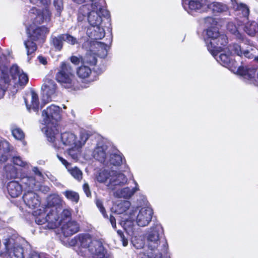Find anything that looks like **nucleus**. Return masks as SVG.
Here are the masks:
<instances>
[{"label": "nucleus", "instance_id": "nucleus-1", "mask_svg": "<svg viewBox=\"0 0 258 258\" xmlns=\"http://www.w3.org/2000/svg\"><path fill=\"white\" fill-rule=\"evenodd\" d=\"M78 240L80 245L79 254L87 258H107L102 242L93 239L90 234H80Z\"/></svg>", "mask_w": 258, "mask_h": 258}, {"label": "nucleus", "instance_id": "nucleus-2", "mask_svg": "<svg viewBox=\"0 0 258 258\" xmlns=\"http://www.w3.org/2000/svg\"><path fill=\"white\" fill-rule=\"evenodd\" d=\"M55 80L62 87L70 91H78L82 88L74 73L72 67L66 61L60 63L58 72L55 74Z\"/></svg>", "mask_w": 258, "mask_h": 258}, {"label": "nucleus", "instance_id": "nucleus-3", "mask_svg": "<svg viewBox=\"0 0 258 258\" xmlns=\"http://www.w3.org/2000/svg\"><path fill=\"white\" fill-rule=\"evenodd\" d=\"M136 214H137L136 216L137 224L139 226L145 227L147 226L151 222L153 211L150 207H143L139 210L133 211V212L130 213L129 219H126L123 224L124 230L128 233L132 231L133 224L132 220L134 219V217L135 216Z\"/></svg>", "mask_w": 258, "mask_h": 258}, {"label": "nucleus", "instance_id": "nucleus-4", "mask_svg": "<svg viewBox=\"0 0 258 258\" xmlns=\"http://www.w3.org/2000/svg\"><path fill=\"white\" fill-rule=\"evenodd\" d=\"M62 110L58 106L51 104L42 112L43 117L42 124L45 125L44 128L54 129L57 125L61 118Z\"/></svg>", "mask_w": 258, "mask_h": 258}, {"label": "nucleus", "instance_id": "nucleus-5", "mask_svg": "<svg viewBox=\"0 0 258 258\" xmlns=\"http://www.w3.org/2000/svg\"><path fill=\"white\" fill-rule=\"evenodd\" d=\"M163 232L162 227L160 224H154L151 227L147 236L148 246L151 250L157 249L161 243H162L164 250H166L167 243L165 240L162 239L161 236Z\"/></svg>", "mask_w": 258, "mask_h": 258}, {"label": "nucleus", "instance_id": "nucleus-6", "mask_svg": "<svg viewBox=\"0 0 258 258\" xmlns=\"http://www.w3.org/2000/svg\"><path fill=\"white\" fill-rule=\"evenodd\" d=\"M21 240L20 237L15 236L5 239L4 243L11 258H24V250L20 244Z\"/></svg>", "mask_w": 258, "mask_h": 258}, {"label": "nucleus", "instance_id": "nucleus-7", "mask_svg": "<svg viewBox=\"0 0 258 258\" xmlns=\"http://www.w3.org/2000/svg\"><path fill=\"white\" fill-rule=\"evenodd\" d=\"M73 1L78 4H81L84 3L91 2L90 4H86L81 6L79 10L77 15V20L78 22H83L87 19L88 15L91 13L93 10H99L102 13L103 10L102 8L99 7L97 0H73Z\"/></svg>", "mask_w": 258, "mask_h": 258}, {"label": "nucleus", "instance_id": "nucleus-8", "mask_svg": "<svg viewBox=\"0 0 258 258\" xmlns=\"http://www.w3.org/2000/svg\"><path fill=\"white\" fill-rule=\"evenodd\" d=\"M228 42L227 36L220 34L216 38L210 40L209 42H208V41H207V48L210 53L215 56L227 48Z\"/></svg>", "mask_w": 258, "mask_h": 258}, {"label": "nucleus", "instance_id": "nucleus-9", "mask_svg": "<svg viewBox=\"0 0 258 258\" xmlns=\"http://www.w3.org/2000/svg\"><path fill=\"white\" fill-rule=\"evenodd\" d=\"M28 37L29 39L43 44L46 40L47 34L50 32L49 28L45 26H37L34 29H28Z\"/></svg>", "mask_w": 258, "mask_h": 258}, {"label": "nucleus", "instance_id": "nucleus-10", "mask_svg": "<svg viewBox=\"0 0 258 258\" xmlns=\"http://www.w3.org/2000/svg\"><path fill=\"white\" fill-rule=\"evenodd\" d=\"M57 89V84L53 80L46 78L43 80L41 86L42 94L44 97H46L47 101L52 100L51 98L55 95Z\"/></svg>", "mask_w": 258, "mask_h": 258}, {"label": "nucleus", "instance_id": "nucleus-11", "mask_svg": "<svg viewBox=\"0 0 258 258\" xmlns=\"http://www.w3.org/2000/svg\"><path fill=\"white\" fill-rule=\"evenodd\" d=\"M30 13L35 15L33 20L35 25H40L45 22H48L50 21L51 14L46 7L42 10L33 7L30 10Z\"/></svg>", "mask_w": 258, "mask_h": 258}, {"label": "nucleus", "instance_id": "nucleus-12", "mask_svg": "<svg viewBox=\"0 0 258 258\" xmlns=\"http://www.w3.org/2000/svg\"><path fill=\"white\" fill-rule=\"evenodd\" d=\"M107 148L106 143L102 140L98 142L93 153V156L95 159L106 166L108 165L106 152Z\"/></svg>", "mask_w": 258, "mask_h": 258}, {"label": "nucleus", "instance_id": "nucleus-13", "mask_svg": "<svg viewBox=\"0 0 258 258\" xmlns=\"http://www.w3.org/2000/svg\"><path fill=\"white\" fill-rule=\"evenodd\" d=\"M127 180V178L123 174L111 171L109 182L107 184V187L109 189L114 190L117 186H121L125 184Z\"/></svg>", "mask_w": 258, "mask_h": 258}, {"label": "nucleus", "instance_id": "nucleus-14", "mask_svg": "<svg viewBox=\"0 0 258 258\" xmlns=\"http://www.w3.org/2000/svg\"><path fill=\"white\" fill-rule=\"evenodd\" d=\"M9 72L12 79L16 80L18 78V83L20 86H25L28 82L29 78L27 75L21 70L16 64H13L10 68Z\"/></svg>", "mask_w": 258, "mask_h": 258}, {"label": "nucleus", "instance_id": "nucleus-15", "mask_svg": "<svg viewBox=\"0 0 258 258\" xmlns=\"http://www.w3.org/2000/svg\"><path fill=\"white\" fill-rule=\"evenodd\" d=\"M59 225H61V232L66 237L71 236L79 231V225L75 221H66L63 219Z\"/></svg>", "mask_w": 258, "mask_h": 258}, {"label": "nucleus", "instance_id": "nucleus-16", "mask_svg": "<svg viewBox=\"0 0 258 258\" xmlns=\"http://www.w3.org/2000/svg\"><path fill=\"white\" fill-rule=\"evenodd\" d=\"M47 219L46 226L49 229H54L58 226L62 220H59L58 208H51L45 217Z\"/></svg>", "mask_w": 258, "mask_h": 258}, {"label": "nucleus", "instance_id": "nucleus-17", "mask_svg": "<svg viewBox=\"0 0 258 258\" xmlns=\"http://www.w3.org/2000/svg\"><path fill=\"white\" fill-rule=\"evenodd\" d=\"M23 201L25 204L31 209H35L39 207L40 201L38 196L33 191H28L23 195Z\"/></svg>", "mask_w": 258, "mask_h": 258}, {"label": "nucleus", "instance_id": "nucleus-18", "mask_svg": "<svg viewBox=\"0 0 258 258\" xmlns=\"http://www.w3.org/2000/svg\"><path fill=\"white\" fill-rule=\"evenodd\" d=\"M103 72L102 70H99L97 73V76H94L93 78L91 77L92 70L91 69L86 66H81L77 70V75L78 77L83 80L88 79L89 82H92L98 79L99 75Z\"/></svg>", "mask_w": 258, "mask_h": 258}, {"label": "nucleus", "instance_id": "nucleus-19", "mask_svg": "<svg viewBox=\"0 0 258 258\" xmlns=\"http://www.w3.org/2000/svg\"><path fill=\"white\" fill-rule=\"evenodd\" d=\"M228 49L231 53H233L239 56H244L248 59L254 57V55L248 50H243L241 46L237 43H233L228 46Z\"/></svg>", "mask_w": 258, "mask_h": 258}, {"label": "nucleus", "instance_id": "nucleus-20", "mask_svg": "<svg viewBox=\"0 0 258 258\" xmlns=\"http://www.w3.org/2000/svg\"><path fill=\"white\" fill-rule=\"evenodd\" d=\"M134 182L136 184V186L134 188L131 189L127 187L117 190L114 192V196L116 198H123L124 199L130 198L139 189L136 181L134 180Z\"/></svg>", "mask_w": 258, "mask_h": 258}, {"label": "nucleus", "instance_id": "nucleus-21", "mask_svg": "<svg viewBox=\"0 0 258 258\" xmlns=\"http://www.w3.org/2000/svg\"><path fill=\"white\" fill-rule=\"evenodd\" d=\"M256 72V70L255 69L249 68L247 66H239L236 70L238 75L248 80H251L254 78Z\"/></svg>", "mask_w": 258, "mask_h": 258}, {"label": "nucleus", "instance_id": "nucleus-22", "mask_svg": "<svg viewBox=\"0 0 258 258\" xmlns=\"http://www.w3.org/2000/svg\"><path fill=\"white\" fill-rule=\"evenodd\" d=\"M7 190L12 198L19 196L22 192V185L17 181H12L8 183Z\"/></svg>", "mask_w": 258, "mask_h": 258}, {"label": "nucleus", "instance_id": "nucleus-23", "mask_svg": "<svg viewBox=\"0 0 258 258\" xmlns=\"http://www.w3.org/2000/svg\"><path fill=\"white\" fill-rule=\"evenodd\" d=\"M108 160V165L119 166L123 163L122 155L118 150H115L110 154Z\"/></svg>", "mask_w": 258, "mask_h": 258}, {"label": "nucleus", "instance_id": "nucleus-24", "mask_svg": "<svg viewBox=\"0 0 258 258\" xmlns=\"http://www.w3.org/2000/svg\"><path fill=\"white\" fill-rule=\"evenodd\" d=\"M50 44L54 48L58 51H61L63 47L64 39L62 34L57 36H51L50 39Z\"/></svg>", "mask_w": 258, "mask_h": 258}, {"label": "nucleus", "instance_id": "nucleus-25", "mask_svg": "<svg viewBox=\"0 0 258 258\" xmlns=\"http://www.w3.org/2000/svg\"><path fill=\"white\" fill-rule=\"evenodd\" d=\"M63 144L66 146H72L76 144V136L70 132H65L60 135Z\"/></svg>", "mask_w": 258, "mask_h": 258}, {"label": "nucleus", "instance_id": "nucleus-26", "mask_svg": "<svg viewBox=\"0 0 258 258\" xmlns=\"http://www.w3.org/2000/svg\"><path fill=\"white\" fill-rule=\"evenodd\" d=\"M97 10H93L87 19L89 24L93 27L99 26L102 22V18L96 12Z\"/></svg>", "mask_w": 258, "mask_h": 258}, {"label": "nucleus", "instance_id": "nucleus-27", "mask_svg": "<svg viewBox=\"0 0 258 258\" xmlns=\"http://www.w3.org/2000/svg\"><path fill=\"white\" fill-rule=\"evenodd\" d=\"M111 176V171L106 170L99 171L96 175V179L98 182L104 183L107 187L109 182V178Z\"/></svg>", "mask_w": 258, "mask_h": 258}, {"label": "nucleus", "instance_id": "nucleus-28", "mask_svg": "<svg viewBox=\"0 0 258 258\" xmlns=\"http://www.w3.org/2000/svg\"><path fill=\"white\" fill-rule=\"evenodd\" d=\"M81 60L82 63L92 67L96 64L97 58L95 53L89 52L87 53L84 56H81Z\"/></svg>", "mask_w": 258, "mask_h": 258}, {"label": "nucleus", "instance_id": "nucleus-29", "mask_svg": "<svg viewBox=\"0 0 258 258\" xmlns=\"http://www.w3.org/2000/svg\"><path fill=\"white\" fill-rule=\"evenodd\" d=\"M28 38V39L24 41V45L27 50V54L28 56L33 57L35 51L37 50V46L36 43Z\"/></svg>", "mask_w": 258, "mask_h": 258}, {"label": "nucleus", "instance_id": "nucleus-30", "mask_svg": "<svg viewBox=\"0 0 258 258\" xmlns=\"http://www.w3.org/2000/svg\"><path fill=\"white\" fill-rule=\"evenodd\" d=\"M186 1H188V8L191 11H198L205 6L203 3L205 0H185L184 2Z\"/></svg>", "mask_w": 258, "mask_h": 258}, {"label": "nucleus", "instance_id": "nucleus-31", "mask_svg": "<svg viewBox=\"0 0 258 258\" xmlns=\"http://www.w3.org/2000/svg\"><path fill=\"white\" fill-rule=\"evenodd\" d=\"M207 8L211 10L213 12H222L226 9L225 5L219 2H213L208 4Z\"/></svg>", "mask_w": 258, "mask_h": 258}, {"label": "nucleus", "instance_id": "nucleus-32", "mask_svg": "<svg viewBox=\"0 0 258 258\" xmlns=\"http://www.w3.org/2000/svg\"><path fill=\"white\" fill-rule=\"evenodd\" d=\"M131 203L128 201H123L117 204L115 207V212L121 214L125 212L130 207Z\"/></svg>", "mask_w": 258, "mask_h": 258}, {"label": "nucleus", "instance_id": "nucleus-33", "mask_svg": "<svg viewBox=\"0 0 258 258\" xmlns=\"http://www.w3.org/2000/svg\"><path fill=\"white\" fill-rule=\"evenodd\" d=\"M245 31L249 35L254 36L258 31V24L254 21L248 23L245 27Z\"/></svg>", "mask_w": 258, "mask_h": 258}, {"label": "nucleus", "instance_id": "nucleus-34", "mask_svg": "<svg viewBox=\"0 0 258 258\" xmlns=\"http://www.w3.org/2000/svg\"><path fill=\"white\" fill-rule=\"evenodd\" d=\"M61 202V198L57 195H51L48 198V205L52 208H57Z\"/></svg>", "mask_w": 258, "mask_h": 258}, {"label": "nucleus", "instance_id": "nucleus-35", "mask_svg": "<svg viewBox=\"0 0 258 258\" xmlns=\"http://www.w3.org/2000/svg\"><path fill=\"white\" fill-rule=\"evenodd\" d=\"M6 176L8 179L15 178L17 176L16 168L12 165H7L5 167Z\"/></svg>", "mask_w": 258, "mask_h": 258}, {"label": "nucleus", "instance_id": "nucleus-36", "mask_svg": "<svg viewBox=\"0 0 258 258\" xmlns=\"http://www.w3.org/2000/svg\"><path fill=\"white\" fill-rule=\"evenodd\" d=\"M63 194L67 199L73 202L77 203L79 201V195L77 192L75 191L72 190H67L63 192Z\"/></svg>", "mask_w": 258, "mask_h": 258}, {"label": "nucleus", "instance_id": "nucleus-37", "mask_svg": "<svg viewBox=\"0 0 258 258\" xmlns=\"http://www.w3.org/2000/svg\"><path fill=\"white\" fill-rule=\"evenodd\" d=\"M220 35V33L217 28L215 27L209 28L207 30V38L206 40V42L207 43V41L208 42H209L210 40L216 38Z\"/></svg>", "mask_w": 258, "mask_h": 258}, {"label": "nucleus", "instance_id": "nucleus-38", "mask_svg": "<svg viewBox=\"0 0 258 258\" xmlns=\"http://www.w3.org/2000/svg\"><path fill=\"white\" fill-rule=\"evenodd\" d=\"M91 135V134L89 130H81L78 141L80 145H84Z\"/></svg>", "mask_w": 258, "mask_h": 258}, {"label": "nucleus", "instance_id": "nucleus-39", "mask_svg": "<svg viewBox=\"0 0 258 258\" xmlns=\"http://www.w3.org/2000/svg\"><path fill=\"white\" fill-rule=\"evenodd\" d=\"M13 150L9 143L6 140L0 141V153L8 154Z\"/></svg>", "mask_w": 258, "mask_h": 258}, {"label": "nucleus", "instance_id": "nucleus-40", "mask_svg": "<svg viewBox=\"0 0 258 258\" xmlns=\"http://www.w3.org/2000/svg\"><path fill=\"white\" fill-rule=\"evenodd\" d=\"M95 28L93 34V39L95 40H100L102 39L105 35V32L104 29L99 26H96Z\"/></svg>", "mask_w": 258, "mask_h": 258}, {"label": "nucleus", "instance_id": "nucleus-41", "mask_svg": "<svg viewBox=\"0 0 258 258\" xmlns=\"http://www.w3.org/2000/svg\"><path fill=\"white\" fill-rule=\"evenodd\" d=\"M218 61L223 66L230 67L232 62L229 55L225 53H221L219 56Z\"/></svg>", "mask_w": 258, "mask_h": 258}, {"label": "nucleus", "instance_id": "nucleus-42", "mask_svg": "<svg viewBox=\"0 0 258 258\" xmlns=\"http://www.w3.org/2000/svg\"><path fill=\"white\" fill-rule=\"evenodd\" d=\"M69 173L75 178L76 179L80 181L82 179L83 173L81 170L78 167H74L71 169H68Z\"/></svg>", "mask_w": 258, "mask_h": 258}, {"label": "nucleus", "instance_id": "nucleus-43", "mask_svg": "<svg viewBox=\"0 0 258 258\" xmlns=\"http://www.w3.org/2000/svg\"><path fill=\"white\" fill-rule=\"evenodd\" d=\"M63 36L64 41L71 45H75L79 43L78 40L75 37L72 36L69 33L62 34Z\"/></svg>", "mask_w": 258, "mask_h": 258}, {"label": "nucleus", "instance_id": "nucleus-44", "mask_svg": "<svg viewBox=\"0 0 258 258\" xmlns=\"http://www.w3.org/2000/svg\"><path fill=\"white\" fill-rule=\"evenodd\" d=\"M23 184L26 185L29 188L33 189L35 185V179L33 177H25L21 179Z\"/></svg>", "mask_w": 258, "mask_h": 258}, {"label": "nucleus", "instance_id": "nucleus-45", "mask_svg": "<svg viewBox=\"0 0 258 258\" xmlns=\"http://www.w3.org/2000/svg\"><path fill=\"white\" fill-rule=\"evenodd\" d=\"M237 10L241 11L243 17L248 19L249 15V9L244 4L240 3L237 5Z\"/></svg>", "mask_w": 258, "mask_h": 258}, {"label": "nucleus", "instance_id": "nucleus-46", "mask_svg": "<svg viewBox=\"0 0 258 258\" xmlns=\"http://www.w3.org/2000/svg\"><path fill=\"white\" fill-rule=\"evenodd\" d=\"M58 130H45V134L49 142H53L58 135Z\"/></svg>", "mask_w": 258, "mask_h": 258}, {"label": "nucleus", "instance_id": "nucleus-47", "mask_svg": "<svg viewBox=\"0 0 258 258\" xmlns=\"http://www.w3.org/2000/svg\"><path fill=\"white\" fill-rule=\"evenodd\" d=\"M39 101L37 94L33 92L32 93L31 105L35 110H38L39 108Z\"/></svg>", "mask_w": 258, "mask_h": 258}, {"label": "nucleus", "instance_id": "nucleus-48", "mask_svg": "<svg viewBox=\"0 0 258 258\" xmlns=\"http://www.w3.org/2000/svg\"><path fill=\"white\" fill-rule=\"evenodd\" d=\"M13 162L15 165L21 167H26L28 165L27 163L23 161L19 156L14 157L13 158Z\"/></svg>", "mask_w": 258, "mask_h": 258}, {"label": "nucleus", "instance_id": "nucleus-49", "mask_svg": "<svg viewBox=\"0 0 258 258\" xmlns=\"http://www.w3.org/2000/svg\"><path fill=\"white\" fill-rule=\"evenodd\" d=\"M13 137L18 140H21L25 137V134L22 130H12Z\"/></svg>", "mask_w": 258, "mask_h": 258}, {"label": "nucleus", "instance_id": "nucleus-50", "mask_svg": "<svg viewBox=\"0 0 258 258\" xmlns=\"http://www.w3.org/2000/svg\"><path fill=\"white\" fill-rule=\"evenodd\" d=\"M53 5L59 16L61 11L63 10V3L62 0H54Z\"/></svg>", "mask_w": 258, "mask_h": 258}, {"label": "nucleus", "instance_id": "nucleus-51", "mask_svg": "<svg viewBox=\"0 0 258 258\" xmlns=\"http://www.w3.org/2000/svg\"><path fill=\"white\" fill-rule=\"evenodd\" d=\"M1 79L4 81V83L6 84H9L11 82V79H10L9 74L7 71L5 70H1Z\"/></svg>", "mask_w": 258, "mask_h": 258}, {"label": "nucleus", "instance_id": "nucleus-52", "mask_svg": "<svg viewBox=\"0 0 258 258\" xmlns=\"http://www.w3.org/2000/svg\"><path fill=\"white\" fill-rule=\"evenodd\" d=\"M45 214H40L36 217L35 222L38 225H43L47 223V219L45 217Z\"/></svg>", "mask_w": 258, "mask_h": 258}, {"label": "nucleus", "instance_id": "nucleus-53", "mask_svg": "<svg viewBox=\"0 0 258 258\" xmlns=\"http://www.w3.org/2000/svg\"><path fill=\"white\" fill-rule=\"evenodd\" d=\"M96 205H97V207L99 209L100 212L103 214V216L104 217H107V214H106V213L105 212V210L103 206V204H102V201L99 200H97L96 202Z\"/></svg>", "mask_w": 258, "mask_h": 258}, {"label": "nucleus", "instance_id": "nucleus-54", "mask_svg": "<svg viewBox=\"0 0 258 258\" xmlns=\"http://www.w3.org/2000/svg\"><path fill=\"white\" fill-rule=\"evenodd\" d=\"M68 154L74 160H78L79 155L78 151L74 149H71L68 150Z\"/></svg>", "mask_w": 258, "mask_h": 258}, {"label": "nucleus", "instance_id": "nucleus-55", "mask_svg": "<svg viewBox=\"0 0 258 258\" xmlns=\"http://www.w3.org/2000/svg\"><path fill=\"white\" fill-rule=\"evenodd\" d=\"M30 3L33 4L37 5L39 3L43 6H47L50 3V0H29Z\"/></svg>", "mask_w": 258, "mask_h": 258}, {"label": "nucleus", "instance_id": "nucleus-56", "mask_svg": "<svg viewBox=\"0 0 258 258\" xmlns=\"http://www.w3.org/2000/svg\"><path fill=\"white\" fill-rule=\"evenodd\" d=\"M71 216V212L70 210L66 209L63 210L61 212V218L60 220L64 219L66 221L67 220V218H69Z\"/></svg>", "mask_w": 258, "mask_h": 258}, {"label": "nucleus", "instance_id": "nucleus-57", "mask_svg": "<svg viewBox=\"0 0 258 258\" xmlns=\"http://www.w3.org/2000/svg\"><path fill=\"white\" fill-rule=\"evenodd\" d=\"M70 59L71 62L75 65H79L80 62H81V56L78 57L77 56L72 55L70 57Z\"/></svg>", "mask_w": 258, "mask_h": 258}, {"label": "nucleus", "instance_id": "nucleus-58", "mask_svg": "<svg viewBox=\"0 0 258 258\" xmlns=\"http://www.w3.org/2000/svg\"><path fill=\"white\" fill-rule=\"evenodd\" d=\"M83 190H84V192L85 193V194L86 195V196L88 197H91V192L90 190V187H89L88 184L87 183H85L83 184Z\"/></svg>", "mask_w": 258, "mask_h": 258}, {"label": "nucleus", "instance_id": "nucleus-59", "mask_svg": "<svg viewBox=\"0 0 258 258\" xmlns=\"http://www.w3.org/2000/svg\"><path fill=\"white\" fill-rule=\"evenodd\" d=\"M38 59L39 62L44 65L46 64L47 63L46 58L42 55L38 56Z\"/></svg>", "mask_w": 258, "mask_h": 258}, {"label": "nucleus", "instance_id": "nucleus-60", "mask_svg": "<svg viewBox=\"0 0 258 258\" xmlns=\"http://www.w3.org/2000/svg\"><path fill=\"white\" fill-rule=\"evenodd\" d=\"M32 170L35 175L39 177H42V174L41 172L39 170V169L37 167H34L32 169Z\"/></svg>", "mask_w": 258, "mask_h": 258}, {"label": "nucleus", "instance_id": "nucleus-61", "mask_svg": "<svg viewBox=\"0 0 258 258\" xmlns=\"http://www.w3.org/2000/svg\"><path fill=\"white\" fill-rule=\"evenodd\" d=\"M58 159L59 161L67 167L68 168V166L69 165V163L63 158L61 157L59 155H57Z\"/></svg>", "mask_w": 258, "mask_h": 258}, {"label": "nucleus", "instance_id": "nucleus-62", "mask_svg": "<svg viewBox=\"0 0 258 258\" xmlns=\"http://www.w3.org/2000/svg\"><path fill=\"white\" fill-rule=\"evenodd\" d=\"M110 222L112 226V227L115 228H116V221L115 218L112 216L110 215L109 217Z\"/></svg>", "mask_w": 258, "mask_h": 258}, {"label": "nucleus", "instance_id": "nucleus-63", "mask_svg": "<svg viewBox=\"0 0 258 258\" xmlns=\"http://www.w3.org/2000/svg\"><path fill=\"white\" fill-rule=\"evenodd\" d=\"M1 154H2V155L0 156V162H3V163L6 162L8 160V156H7V154H4V153H1Z\"/></svg>", "mask_w": 258, "mask_h": 258}, {"label": "nucleus", "instance_id": "nucleus-64", "mask_svg": "<svg viewBox=\"0 0 258 258\" xmlns=\"http://www.w3.org/2000/svg\"><path fill=\"white\" fill-rule=\"evenodd\" d=\"M127 243H128L127 240L123 239V245L124 246H125L127 245Z\"/></svg>", "mask_w": 258, "mask_h": 258}]
</instances>
